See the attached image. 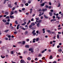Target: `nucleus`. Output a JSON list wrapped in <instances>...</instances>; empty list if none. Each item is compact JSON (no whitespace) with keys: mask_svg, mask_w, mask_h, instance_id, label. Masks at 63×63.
Returning <instances> with one entry per match:
<instances>
[{"mask_svg":"<svg viewBox=\"0 0 63 63\" xmlns=\"http://www.w3.org/2000/svg\"><path fill=\"white\" fill-rule=\"evenodd\" d=\"M29 51H31V52L33 53L34 52V51H33V49L32 48H30L29 49Z\"/></svg>","mask_w":63,"mask_h":63,"instance_id":"1","label":"nucleus"},{"mask_svg":"<svg viewBox=\"0 0 63 63\" xmlns=\"http://www.w3.org/2000/svg\"><path fill=\"white\" fill-rule=\"evenodd\" d=\"M58 52H62V50L61 49H58Z\"/></svg>","mask_w":63,"mask_h":63,"instance_id":"2","label":"nucleus"},{"mask_svg":"<svg viewBox=\"0 0 63 63\" xmlns=\"http://www.w3.org/2000/svg\"><path fill=\"white\" fill-rule=\"evenodd\" d=\"M49 14L50 15V16H52V15H53L52 12H49Z\"/></svg>","mask_w":63,"mask_h":63,"instance_id":"3","label":"nucleus"},{"mask_svg":"<svg viewBox=\"0 0 63 63\" xmlns=\"http://www.w3.org/2000/svg\"><path fill=\"white\" fill-rule=\"evenodd\" d=\"M20 63H25V61H24L23 60H20Z\"/></svg>","mask_w":63,"mask_h":63,"instance_id":"4","label":"nucleus"},{"mask_svg":"<svg viewBox=\"0 0 63 63\" xmlns=\"http://www.w3.org/2000/svg\"><path fill=\"white\" fill-rule=\"evenodd\" d=\"M31 25L32 26H34L35 25V24L34 23L32 22L31 24Z\"/></svg>","mask_w":63,"mask_h":63,"instance_id":"5","label":"nucleus"},{"mask_svg":"<svg viewBox=\"0 0 63 63\" xmlns=\"http://www.w3.org/2000/svg\"><path fill=\"white\" fill-rule=\"evenodd\" d=\"M9 12H5V15H9Z\"/></svg>","mask_w":63,"mask_h":63,"instance_id":"6","label":"nucleus"},{"mask_svg":"<svg viewBox=\"0 0 63 63\" xmlns=\"http://www.w3.org/2000/svg\"><path fill=\"white\" fill-rule=\"evenodd\" d=\"M42 21V20L40 19V20H39L38 21V22H37V23L39 22V23H41V22Z\"/></svg>","mask_w":63,"mask_h":63,"instance_id":"7","label":"nucleus"},{"mask_svg":"<svg viewBox=\"0 0 63 63\" xmlns=\"http://www.w3.org/2000/svg\"><path fill=\"white\" fill-rule=\"evenodd\" d=\"M35 19H36V22H38V20L39 19V18H36Z\"/></svg>","mask_w":63,"mask_h":63,"instance_id":"8","label":"nucleus"},{"mask_svg":"<svg viewBox=\"0 0 63 63\" xmlns=\"http://www.w3.org/2000/svg\"><path fill=\"white\" fill-rule=\"evenodd\" d=\"M47 10V9L46 8L44 9H42V11L43 12H45V11H46Z\"/></svg>","mask_w":63,"mask_h":63,"instance_id":"9","label":"nucleus"},{"mask_svg":"<svg viewBox=\"0 0 63 63\" xmlns=\"http://www.w3.org/2000/svg\"><path fill=\"white\" fill-rule=\"evenodd\" d=\"M40 23H38L37 24V26L38 27H39V26H40Z\"/></svg>","mask_w":63,"mask_h":63,"instance_id":"10","label":"nucleus"},{"mask_svg":"<svg viewBox=\"0 0 63 63\" xmlns=\"http://www.w3.org/2000/svg\"><path fill=\"white\" fill-rule=\"evenodd\" d=\"M45 3H44L42 4H41V7L45 5Z\"/></svg>","mask_w":63,"mask_h":63,"instance_id":"11","label":"nucleus"},{"mask_svg":"<svg viewBox=\"0 0 63 63\" xmlns=\"http://www.w3.org/2000/svg\"><path fill=\"white\" fill-rule=\"evenodd\" d=\"M42 31H43V33H45V28H44L42 29Z\"/></svg>","mask_w":63,"mask_h":63,"instance_id":"12","label":"nucleus"},{"mask_svg":"<svg viewBox=\"0 0 63 63\" xmlns=\"http://www.w3.org/2000/svg\"><path fill=\"white\" fill-rule=\"evenodd\" d=\"M25 47L27 48H29V45H26L25 46Z\"/></svg>","mask_w":63,"mask_h":63,"instance_id":"13","label":"nucleus"},{"mask_svg":"<svg viewBox=\"0 0 63 63\" xmlns=\"http://www.w3.org/2000/svg\"><path fill=\"white\" fill-rule=\"evenodd\" d=\"M14 13V11H11V13L10 14V15H13Z\"/></svg>","mask_w":63,"mask_h":63,"instance_id":"14","label":"nucleus"},{"mask_svg":"<svg viewBox=\"0 0 63 63\" xmlns=\"http://www.w3.org/2000/svg\"><path fill=\"white\" fill-rule=\"evenodd\" d=\"M27 59L28 60H31V59L30 57H28Z\"/></svg>","mask_w":63,"mask_h":63,"instance_id":"15","label":"nucleus"},{"mask_svg":"<svg viewBox=\"0 0 63 63\" xmlns=\"http://www.w3.org/2000/svg\"><path fill=\"white\" fill-rule=\"evenodd\" d=\"M28 32L27 31H26L25 32V35H26L27 34H28Z\"/></svg>","mask_w":63,"mask_h":63,"instance_id":"16","label":"nucleus"},{"mask_svg":"<svg viewBox=\"0 0 63 63\" xmlns=\"http://www.w3.org/2000/svg\"><path fill=\"white\" fill-rule=\"evenodd\" d=\"M56 21V19H51V21Z\"/></svg>","mask_w":63,"mask_h":63,"instance_id":"17","label":"nucleus"},{"mask_svg":"<svg viewBox=\"0 0 63 63\" xmlns=\"http://www.w3.org/2000/svg\"><path fill=\"white\" fill-rule=\"evenodd\" d=\"M44 16L45 17V18H46L47 19L48 18V17H47V16H46L45 15H44Z\"/></svg>","mask_w":63,"mask_h":63,"instance_id":"18","label":"nucleus"},{"mask_svg":"<svg viewBox=\"0 0 63 63\" xmlns=\"http://www.w3.org/2000/svg\"><path fill=\"white\" fill-rule=\"evenodd\" d=\"M31 1L29 0L28 1V3H29V4H30V3H31Z\"/></svg>","mask_w":63,"mask_h":63,"instance_id":"19","label":"nucleus"},{"mask_svg":"<svg viewBox=\"0 0 63 63\" xmlns=\"http://www.w3.org/2000/svg\"><path fill=\"white\" fill-rule=\"evenodd\" d=\"M59 34H58L57 35V37L58 39H59Z\"/></svg>","mask_w":63,"mask_h":63,"instance_id":"20","label":"nucleus"},{"mask_svg":"<svg viewBox=\"0 0 63 63\" xmlns=\"http://www.w3.org/2000/svg\"><path fill=\"white\" fill-rule=\"evenodd\" d=\"M9 24H10V22H6V23L5 24L7 25H9Z\"/></svg>","mask_w":63,"mask_h":63,"instance_id":"21","label":"nucleus"},{"mask_svg":"<svg viewBox=\"0 0 63 63\" xmlns=\"http://www.w3.org/2000/svg\"><path fill=\"white\" fill-rule=\"evenodd\" d=\"M2 21L4 22H6V20H5V19H3Z\"/></svg>","mask_w":63,"mask_h":63,"instance_id":"22","label":"nucleus"},{"mask_svg":"<svg viewBox=\"0 0 63 63\" xmlns=\"http://www.w3.org/2000/svg\"><path fill=\"white\" fill-rule=\"evenodd\" d=\"M22 1L23 3H26L25 1L24 0H22Z\"/></svg>","mask_w":63,"mask_h":63,"instance_id":"23","label":"nucleus"},{"mask_svg":"<svg viewBox=\"0 0 63 63\" xmlns=\"http://www.w3.org/2000/svg\"><path fill=\"white\" fill-rule=\"evenodd\" d=\"M9 27L11 29H13L14 28L12 26H10Z\"/></svg>","mask_w":63,"mask_h":63,"instance_id":"24","label":"nucleus"},{"mask_svg":"<svg viewBox=\"0 0 63 63\" xmlns=\"http://www.w3.org/2000/svg\"><path fill=\"white\" fill-rule=\"evenodd\" d=\"M25 44V41H23L22 44L23 45H24Z\"/></svg>","mask_w":63,"mask_h":63,"instance_id":"25","label":"nucleus"},{"mask_svg":"<svg viewBox=\"0 0 63 63\" xmlns=\"http://www.w3.org/2000/svg\"><path fill=\"white\" fill-rule=\"evenodd\" d=\"M30 13H31L32 12V9L31 8L30 9Z\"/></svg>","mask_w":63,"mask_h":63,"instance_id":"26","label":"nucleus"},{"mask_svg":"<svg viewBox=\"0 0 63 63\" xmlns=\"http://www.w3.org/2000/svg\"><path fill=\"white\" fill-rule=\"evenodd\" d=\"M39 40V38H37L36 39V42H38Z\"/></svg>","mask_w":63,"mask_h":63,"instance_id":"27","label":"nucleus"},{"mask_svg":"<svg viewBox=\"0 0 63 63\" xmlns=\"http://www.w3.org/2000/svg\"><path fill=\"white\" fill-rule=\"evenodd\" d=\"M25 6H28V3H26L25 4Z\"/></svg>","mask_w":63,"mask_h":63,"instance_id":"28","label":"nucleus"},{"mask_svg":"<svg viewBox=\"0 0 63 63\" xmlns=\"http://www.w3.org/2000/svg\"><path fill=\"white\" fill-rule=\"evenodd\" d=\"M15 22L16 24H18V23H17V21H15Z\"/></svg>","mask_w":63,"mask_h":63,"instance_id":"29","label":"nucleus"},{"mask_svg":"<svg viewBox=\"0 0 63 63\" xmlns=\"http://www.w3.org/2000/svg\"><path fill=\"white\" fill-rule=\"evenodd\" d=\"M8 7H10V8H12V7H11V4H9L8 5Z\"/></svg>","mask_w":63,"mask_h":63,"instance_id":"30","label":"nucleus"},{"mask_svg":"<svg viewBox=\"0 0 63 63\" xmlns=\"http://www.w3.org/2000/svg\"><path fill=\"white\" fill-rule=\"evenodd\" d=\"M35 32V30H33L32 32V34H33V33H34Z\"/></svg>","mask_w":63,"mask_h":63,"instance_id":"31","label":"nucleus"},{"mask_svg":"<svg viewBox=\"0 0 63 63\" xmlns=\"http://www.w3.org/2000/svg\"><path fill=\"white\" fill-rule=\"evenodd\" d=\"M49 59H52V56L51 55L50 56V58H49Z\"/></svg>","mask_w":63,"mask_h":63,"instance_id":"32","label":"nucleus"},{"mask_svg":"<svg viewBox=\"0 0 63 63\" xmlns=\"http://www.w3.org/2000/svg\"><path fill=\"white\" fill-rule=\"evenodd\" d=\"M50 12L51 13H53V9H51L50 10Z\"/></svg>","mask_w":63,"mask_h":63,"instance_id":"33","label":"nucleus"},{"mask_svg":"<svg viewBox=\"0 0 63 63\" xmlns=\"http://www.w3.org/2000/svg\"><path fill=\"white\" fill-rule=\"evenodd\" d=\"M1 57L2 58H4L5 57V56H2V55H1Z\"/></svg>","mask_w":63,"mask_h":63,"instance_id":"34","label":"nucleus"},{"mask_svg":"<svg viewBox=\"0 0 63 63\" xmlns=\"http://www.w3.org/2000/svg\"><path fill=\"white\" fill-rule=\"evenodd\" d=\"M14 51H11V54H14Z\"/></svg>","mask_w":63,"mask_h":63,"instance_id":"35","label":"nucleus"},{"mask_svg":"<svg viewBox=\"0 0 63 63\" xmlns=\"http://www.w3.org/2000/svg\"><path fill=\"white\" fill-rule=\"evenodd\" d=\"M9 30H6L5 31H4V32H6V33H7V32H8V31H9Z\"/></svg>","mask_w":63,"mask_h":63,"instance_id":"36","label":"nucleus"},{"mask_svg":"<svg viewBox=\"0 0 63 63\" xmlns=\"http://www.w3.org/2000/svg\"><path fill=\"white\" fill-rule=\"evenodd\" d=\"M42 56V55L41 54H39V55L38 56L39 57H40V56Z\"/></svg>","mask_w":63,"mask_h":63,"instance_id":"37","label":"nucleus"},{"mask_svg":"<svg viewBox=\"0 0 63 63\" xmlns=\"http://www.w3.org/2000/svg\"><path fill=\"white\" fill-rule=\"evenodd\" d=\"M60 3H59V5L58 6V7H60Z\"/></svg>","mask_w":63,"mask_h":63,"instance_id":"38","label":"nucleus"},{"mask_svg":"<svg viewBox=\"0 0 63 63\" xmlns=\"http://www.w3.org/2000/svg\"><path fill=\"white\" fill-rule=\"evenodd\" d=\"M14 34H17V31H16L14 32Z\"/></svg>","mask_w":63,"mask_h":63,"instance_id":"39","label":"nucleus"},{"mask_svg":"<svg viewBox=\"0 0 63 63\" xmlns=\"http://www.w3.org/2000/svg\"><path fill=\"white\" fill-rule=\"evenodd\" d=\"M60 46L59 45H58L57 46V48H59V47H60Z\"/></svg>","mask_w":63,"mask_h":63,"instance_id":"40","label":"nucleus"},{"mask_svg":"<svg viewBox=\"0 0 63 63\" xmlns=\"http://www.w3.org/2000/svg\"><path fill=\"white\" fill-rule=\"evenodd\" d=\"M6 18H10V17H9V16H7L6 17Z\"/></svg>","mask_w":63,"mask_h":63,"instance_id":"41","label":"nucleus"},{"mask_svg":"<svg viewBox=\"0 0 63 63\" xmlns=\"http://www.w3.org/2000/svg\"><path fill=\"white\" fill-rule=\"evenodd\" d=\"M21 29H22L23 30H25V29L24 28H21Z\"/></svg>","mask_w":63,"mask_h":63,"instance_id":"42","label":"nucleus"},{"mask_svg":"<svg viewBox=\"0 0 63 63\" xmlns=\"http://www.w3.org/2000/svg\"><path fill=\"white\" fill-rule=\"evenodd\" d=\"M53 19H55V16H53L52 17Z\"/></svg>","mask_w":63,"mask_h":63,"instance_id":"43","label":"nucleus"},{"mask_svg":"<svg viewBox=\"0 0 63 63\" xmlns=\"http://www.w3.org/2000/svg\"><path fill=\"white\" fill-rule=\"evenodd\" d=\"M31 21H34V19H33V18H32L31 20Z\"/></svg>","mask_w":63,"mask_h":63,"instance_id":"44","label":"nucleus"},{"mask_svg":"<svg viewBox=\"0 0 63 63\" xmlns=\"http://www.w3.org/2000/svg\"><path fill=\"white\" fill-rule=\"evenodd\" d=\"M36 33H33V35H34V36H35V35H36Z\"/></svg>","mask_w":63,"mask_h":63,"instance_id":"45","label":"nucleus"},{"mask_svg":"<svg viewBox=\"0 0 63 63\" xmlns=\"http://www.w3.org/2000/svg\"><path fill=\"white\" fill-rule=\"evenodd\" d=\"M55 45V43L53 44V47H54V46Z\"/></svg>","mask_w":63,"mask_h":63,"instance_id":"46","label":"nucleus"},{"mask_svg":"<svg viewBox=\"0 0 63 63\" xmlns=\"http://www.w3.org/2000/svg\"><path fill=\"white\" fill-rule=\"evenodd\" d=\"M8 37L9 38H11V36L10 35H9L8 36Z\"/></svg>","mask_w":63,"mask_h":63,"instance_id":"47","label":"nucleus"},{"mask_svg":"<svg viewBox=\"0 0 63 63\" xmlns=\"http://www.w3.org/2000/svg\"><path fill=\"white\" fill-rule=\"evenodd\" d=\"M10 18H13L14 17V16H10Z\"/></svg>","mask_w":63,"mask_h":63,"instance_id":"48","label":"nucleus"},{"mask_svg":"<svg viewBox=\"0 0 63 63\" xmlns=\"http://www.w3.org/2000/svg\"><path fill=\"white\" fill-rule=\"evenodd\" d=\"M26 40L27 42H28L29 41V39H27Z\"/></svg>","mask_w":63,"mask_h":63,"instance_id":"49","label":"nucleus"},{"mask_svg":"<svg viewBox=\"0 0 63 63\" xmlns=\"http://www.w3.org/2000/svg\"><path fill=\"white\" fill-rule=\"evenodd\" d=\"M46 8H48V6L47 5H46Z\"/></svg>","mask_w":63,"mask_h":63,"instance_id":"50","label":"nucleus"},{"mask_svg":"<svg viewBox=\"0 0 63 63\" xmlns=\"http://www.w3.org/2000/svg\"><path fill=\"white\" fill-rule=\"evenodd\" d=\"M24 10H25V8H23L22 9V10L24 11Z\"/></svg>","mask_w":63,"mask_h":63,"instance_id":"51","label":"nucleus"},{"mask_svg":"<svg viewBox=\"0 0 63 63\" xmlns=\"http://www.w3.org/2000/svg\"><path fill=\"white\" fill-rule=\"evenodd\" d=\"M15 7H13L12 8V11H14V10H15Z\"/></svg>","mask_w":63,"mask_h":63,"instance_id":"52","label":"nucleus"},{"mask_svg":"<svg viewBox=\"0 0 63 63\" xmlns=\"http://www.w3.org/2000/svg\"><path fill=\"white\" fill-rule=\"evenodd\" d=\"M53 63H57V62L55 61H54L53 62Z\"/></svg>","mask_w":63,"mask_h":63,"instance_id":"53","label":"nucleus"},{"mask_svg":"<svg viewBox=\"0 0 63 63\" xmlns=\"http://www.w3.org/2000/svg\"><path fill=\"white\" fill-rule=\"evenodd\" d=\"M52 7L51 6H50L49 7V9H51Z\"/></svg>","mask_w":63,"mask_h":63,"instance_id":"54","label":"nucleus"},{"mask_svg":"<svg viewBox=\"0 0 63 63\" xmlns=\"http://www.w3.org/2000/svg\"><path fill=\"white\" fill-rule=\"evenodd\" d=\"M36 33L37 34H38V33H39V31H36Z\"/></svg>","mask_w":63,"mask_h":63,"instance_id":"55","label":"nucleus"},{"mask_svg":"<svg viewBox=\"0 0 63 63\" xmlns=\"http://www.w3.org/2000/svg\"><path fill=\"white\" fill-rule=\"evenodd\" d=\"M47 32H48V33H49V32H50V30H47Z\"/></svg>","mask_w":63,"mask_h":63,"instance_id":"56","label":"nucleus"},{"mask_svg":"<svg viewBox=\"0 0 63 63\" xmlns=\"http://www.w3.org/2000/svg\"><path fill=\"white\" fill-rule=\"evenodd\" d=\"M45 50H44L43 51H42V53H43L44 52H45Z\"/></svg>","mask_w":63,"mask_h":63,"instance_id":"57","label":"nucleus"},{"mask_svg":"<svg viewBox=\"0 0 63 63\" xmlns=\"http://www.w3.org/2000/svg\"><path fill=\"white\" fill-rule=\"evenodd\" d=\"M32 26L31 25H30V26H29V28H31V27H32Z\"/></svg>","mask_w":63,"mask_h":63,"instance_id":"58","label":"nucleus"},{"mask_svg":"<svg viewBox=\"0 0 63 63\" xmlns=\"http://www.w3.org/2000/svg\"><path fill=\"white\" fill-rule=\"evenodd\" d=\"M14 13L16 14H17V11H16L14 12Z\"/></svg>","mask_w":63,"mask_h":63,"instance_id":"59","label":"nucleus"},{"mask_svg":"<svg viewBox=\"0 0 63 63\" xmlns=\"http://www.w3.org/2000/svg\"><path fill=\"white\" fill-rule=\"evenodd\" d=\"M44 59H45V57H44L42 58V60H43Z\"/></svg>","mask_w":63,"mask_h":63,"instance_id":"60","label":"nucleus"},{"mask_svg":"<svg viewBox=\"0 0 63 63\" xmlns=\"http://www.w3.org/2000/svg\"><path fill=\"white\" fill-rule=\"evenodd\" d=\"M49 5H51V2H50L49 3Z\"/></svg>","mask_w":63,"mask_h":63,"instance_id":"61","label":"nucleus"},{"mask_svg":"<svg viewBox=\"0 0 63 63\" xmlns=\"http://www.w3.org/2000/svg\"><path fill=\"white\" fill-rule=\"evenodd\" d=\"M38 60V58H36L35 59V60Z\"/></svg>","mask_w":63,"mask_h":63,"instance_id":"62","label":"nucleus"},{"mask_svg":"<svg viewBox=\"0 0 63 63\" xmlns=\"http://www.w3.org/2000/svg\"><path fill=\"white\" fill-rule=\"evenodd\" d=\"M25 25V24L24 23H23L22 24V25Z\"/></svg>","mask_w":63,"mask_h":63,"instance_id":"63","label":"nucleus"},{"mask_svg":"<svg viewBox=\"0 0 63 63\" xmlns=\"http://www.w3.org/2000/svg\"><path fill=\"white\" fill-rule=\"evenodd\" d=\"M12 62V63H16L14 62H13V61H11Z\"/></svg>","mask_w":63,"mask_h":63,"instance_id":"64","label":"nucleus"}]
</instances>
